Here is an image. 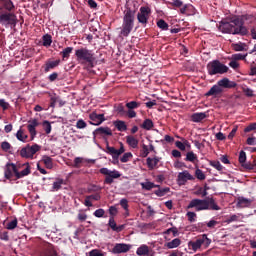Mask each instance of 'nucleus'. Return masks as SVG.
<instances>
[{
  "label": "nucleus",
  "mask_w": 256,
  "mask_h": 256,
  "mask_svg": "<svg viewBox=\"0 0 256 256\" xmlns=\"http://www.w3.org/2000/svg\"><path fill=\"white\" fill-rule=\"evenodd\" d=\"M255 20L253 14L234 16L229 21H221L218 29L221 33L246 37V35H249V29L245 25H251L255 23Z\"/></svg>",
  "instance_id": "nucleus-1"
},
{
  "label": "nucleus",
  "mask_w": 256,
  "mask_h": 256,
  "mask_svg": "<svg viewBox=\"0 0 256 256\" xmlns=\"http://www.w3.org/2000/svg\"><path fill=\"white\" fill-rule=\"evenodd\" d=\"M187 209H195V211H220L221 207L217 205L215 199L208 198V199H192L187 206Z\"/></svg>",
  "instance_id": "nucleus-2"
},
{
  "label": "nucleus",
  "mask_w": 256,
  "mask_h": 256,
  "mask_svg": "<svg viewBox=\"0 0 256 256\" xmlns=\"http://www.w3.org/2000/svg\"><path fill=\"white\" fill-rule=\"evenodd\" d=\"M237 87V82L229 80V78H222L213 85L208 92H206L205 97H220L223 94V89H235Z\"/></svg>",
  "instance_id": "nucleus-3"
},
{
  "label": "nucleus",
  "mask_w": 256,
  "mask_h": 256,
  "mask_svg": "<svg viewBox=\"0 0 256 256\" xmlns=\"http://www.w3.org/2000/svg\"><path fill=\"white\" fill-rule=\"evenodd\" d=\"M23 167H26V169L19 172L17 165L13 163H7L4 170L5 179L11 180L13 179V175H15L16 179H23V177L31 175V165H29V163H25L23 164Z\"/></svg>",
  "instance_id": "nucleus-4"
},
{
  "label": "nucleus",
  "mask_w": 256,
  "mask_h": 256,
  "mask_svg": "<svg viewBox=\"0 0 256 256\" xmlns=\"http://www.w3.org/2000/svg\"><path fill=\"white\" fill-rule=\"evenodd\" d=\"M133 27H135V11L131 8H126L124 10L122 30L120 32L122 37H129V34L133 31Z\"/></svg>",
  "instance_id": "nucleus-5"
},
{
  "label": "nucleus",
  "mask_w": 256,
  "mask_h": 256,
  "mask_svg": "<svg viewBox=\"0 0 256 256\" xmlns=\"http://www.w3.org/2000/svg\"><path fill=\"white\" fill-rule=\"evenodd\" d=\"M76 59L81 65L88 63V67H95V54L87 48H80L75 51Z\"/></svg>",
  "instance_id": "nucleus-6"
},
{
  "label": "nucleus",
  "mask_w": 256,
  "mask_h": 256,
  "mask_svg": "<svg viewBox=\"0 0 256 256\" xmlns=\"http://www.w3.org/2000/svg\"><path fill=\"white\" fill-rule=\"evenodd\" d=\"M208 75H225L229 71V67L219 60L210 61L207 66Z\"/></svg>",
  "instance_id": "nucleus-7"
},
{
  "label": "nucleus",
  "mask_w": 256,
  "mask_h": 256,
  "mask_svg": "<svg viewBox=\"0 0 256 256\" xmlns=\"http://www.w3.org/2000/svg\"><path fill=\"white\" fill-rule=\"evenodd\" d=\"M41 151V146L38 144L26 145L24 148L20 150V156L23 159H33L35 153Z\"/></svg>",
  "instance_id": "nucleus-8"
},
{
  "label": "nucleus",
  "mask_w": 256,
  "mask_h": 256,
  "mask_svg": "<svg viewBox=\"0 0 256 256\" xmlns=\"http://www.w3.org/2000/svg\"><path fill=\"white\" fill-rule=\"evenodd\" d=\"M202 245L205 249L211 245V239L207 237V234L198 237L194 242H189V247H192L193 251H199Z\"/></svg>",
  "instance_id": "nucleus-9"
},
{
  "label": "nucleus",
  "mask_w": 256,
  "mask_h": 256,
  "mask_svg": "<svg viewBox=\"0 0 256 256\" xmlns=\"http://www.w3.org/2000/svg\"><path fill=\"white\" fill-rule=\"evenodd\" d=\"M0 23L4 27H15L17 25V15L11 12H5L0 14Z\"/></svg>",
  "instance_id": "nucleus-10"
},
{
  "label": "nucleus",
  "mask_w": 256,
  "mask_h": 256,
  "mask_svg": "<svg viewBox=\"0 0 256 256\" xmlns=\"http://www.w3.org/2000/svg\"><path fill=\"white\" fill-rule=\"evenodd\" d=\"M150 17H151V8L149 6H141L137 14L138 23H140L145 27V25L149 23Z\"/></svg>",
  "instance_id": "nucleus-11"
},
{
  "label": "nucleus",
  "mask_w": 256,
  "mask_h": 256,
  "mask_svg": "<svg viewBox=\"0 0 256 256\" xmlns=\"http://www.w3.org/2000/svg\"><path fill=\"white\" fill-rule=\"evenodd\" d=\"M100 173L101 175H106L104 179L105 185H112L113 179H119V177H121V173H119V171H111L108 168H101Z\"/></svg>",
  "instance_id": "nucleus-12"
},
{
  "label": "nucleus",
  "mask_w": 256,
  "mask_h": 256,
  "mask_svg": "<svg viewBox=\"0 0 256 256\" xmlns=\"http://www.w3.org/2000/svg\"><path fill=\"white\" fill-rule=\"evenodd\" d=\"M106 153L108 155H111L112 159H114V161H117L119 159V157H121V155H123V153H125V146L122 144V142H120V148L117 150L115 147L113 146H109V144L106 145Z\"/></svg>",
  "instance_id": "nucleus-13"
},
{
  "label": "nucleus",
  "mask_w": 256,
  "mask_h": 256,
  "mask_svg": "<svg viewBox=\"0 0 256 256\" xmlns=\"http://www.w3.org/2000/svg\"><path fill=\"white\" fill-rule=\"evenodd\" d=\"M90 125L99 126L105 121V114H97V112H92L89 114Z\"/></svg>",
  "instance_id": "nucleus-14"
},
{
  "label": "nucleus",
  "mask_w": 256,
  "mask_h": 256,
  "mask_svg": "<svg viewBox=\"0 0 256 256\" xmlns=\"http://www.w3.org/2000/svg\"><path fill=\"white\" fill-rule=\"evenodd\" d=\"M188 181H195V177L189 173V171L184 170L178 174L179 185H185Z\"/></svg>",
  "instance_id": "nucleus-15"
},
{
  "label": "nucleus",
  "mask_w": 256,
  "mask_h": 256,
  "mask_svg": "<svg viewBox=\"0 0 256 256\" xmlns=\"http://www.w3.org/2000/svg\"><path fill=\"white\" fill-rule=\"evenodd\" d=\"M37 127H39V121H37V119H33L28 122L27 129L31 135L32 140H34L35 136L37 135Z\"/></svg>",
  "instance_id": "nucleus-16"
},
{
  "label": "nucleus",
  "mask_w": 256,
  "mask_h": 256,
  "mask_svg": "<svg viewBox=\"0 0 256 256\" xmlns=\"http://www.w3.org/2000/svg\"><path fill=\"white\" fill-rule=\"evenodd\" d=\"M131 249V245L117 243L112 249V253L120 254V253H127Z\"/></svg>",
  "instance_id": "nucleus-17"
},
{
  "label": "nucleus",
  "mask_w": 256,
  "mask_h": 256,
  "mask_svg": "<svg viewBox=\"0 0 256 256\" xmlns=\"http://www.w3.org/2000/svg\"><path fill=\"white\" fill-rule=\"evenodd\" d=\"M153 250L149 249V246L142 244L136 250V255L138 256H153Z\"/></svg>",
  "instance_id": "nucleus-18"
},
{
  "label": "nucleus",
  "mask_w": 256,
  "mask_h": 256,
  "mask_svg": "<svg viewBox=\"0 0 256 256\" xmlns=\"http://www.w3.org/2000/svg\"><path fill=\"white\" fill-rule=\"evenodd\" d=\"M108 227H110V229H112V231H115L116 233H121V231L125 229V225L117 226V222H115V218L113 216H110L109 218Z\"/></svg>",
  "instance_id": "nucleus-19"
},
{
  "label": "nucleus",
  "mask_w": 256,
  "mask_h": 256,
  "mask_svg": "<svg viewBox=\"0 0 256 256\" xmlns=\"http://www.w3.org/2000/svg\"><path fill=\"white\" fill-rule=\"evenodd\" d=\"M97 135H108L111 137L113 135V131L109 127H99L93 132L94 139Z\"/></svg>",
  "instance_id": "nucleus-20"
},
{
  "label": "nucleus",
  "mask_w": 256,
  "mask_h": 256,
  "mask_svg": "<svg viewBox=\"0 0 256 256\" xmlns=\"http://www.w3.org/2000/svg\"><path fill=\"white\" fill-rule=\"evenodd\" d=\"M159 157L155 156L154 158L148 157L146 159V165L149 169V171H153V169H156L159 165Z\"/></svg>",
  "instance_id": "nucleus-21"
},
{
  "label": "nucleus",
  "mask_w": 256,
  "mask_h": 256,
  "mask_svg": "<svg viewBox=\"0 0 256 256\" xmlns=\"http://www.w3.org/2000/svg\"><path fill=\"white\" fill-rule=\"evenodd\" d=\"M59 63H61L60 60H56V61L48 60L45 62V64L42 66V68H44V71L46 73H49V71L55 69V67H59Z\"/></svg>",
  "instance_id": "nucleus-22"
},
{
  "label": "nucleus",
  "mask_w": 256,
  "mask_h": 256,
  "mask_svg": "<svg viewBox=\"0 0 256 256\" xmlns=\"http://www.w3.org/2000/svg\"><path fill=\"white\" fill-rule=\"evenodd\" d=\"M207 117V112H196L191 115V121H193V123H201V121L207 119Z\"/></svg>",
  "instance_id": "nucleus-23"
},
{
  "label": "nucleus",
  "mask_w": 256,
  "mask_h": 256,
  "mask_svg": "<svg viewBox=\"0 0 256 256\" xmlns=\"http://www.w3.org/2000/svg\"><path fill=\"white\" fill-rule=\"evenodd\" d=\"M126 143L129 145V147H132V149H137L139 147V140H137L135 136H126Z\"/></svg>",
  "instance_id": "nucleus-24"
},
{
  "label": "nucleus",
  "mask_w": 256,
  "mask_h": 256,
  "mask_svg": "<svg viewBox=\"0 0 256 256\" xmlns=\"http://www.w3.org/2000/svg\"><path fill=\"white\" fill-rule=\"evenodd\" d=\"M16 139H18V141H22V143H25L27 142V139H29V136L25 134V130L20 128L16 133Z\"/></svg>",
  "instance_id": "nucleus-25"
},
{
  "label": "nucleus",
  "mask_w": 256,
  "mask_h": 256,
  "mask_svg": "<svg viewBox=\"0 0 256 256\" xmlns=\"http://www.w3.org/2000/svg\"><path fill=\"white\" fill-rule=\"evenodd\" d=\"M2 7L6 9V11L11 12L15 9V5L13 4V1L11 0H1Z\"/></svg>",
  "instance_id": "nucleus-26"
},
{
  "label": "nucleus",
  "mask_w": 256,
  "mask_h": 256,
  "mask_svg": "<svg viewBox=\"0 0 256 256\" xmlns=\"http://www.w3.org/2000/svg\"><path fill=\"white\" fill-rule=\"evenodd\" d=\"M114 127H116L117 131H127V124L123 120L114 121Z\"/></svg>",
  "instance_id": "nucleus-27"
},
{
  "label": "nucleus",
  "mask_w": 256,
  "mask_h": 256,
  "mask_svg": "<svg viewBox=\"0 0 256 256\" xmlns=\"http://www.w3.org/2000/svg\"><path fill=\"white\" fill-rule=\"evenodd\" d=\"M179 245H181V239L175 238L172 241L166 243L165 247H167V249H176V247H179Z\"/></svg>",
  "instance_id": "nucleus-28"
},
{
  "label": "nucleus",
  "mask_w": 256,
  "mask_h": 256,
  "mask_svg": "<svg viewBox=\"0 0 256 256\" xmlns=\"http://www.w3.org/2000/svg\"><path fill=\"white\" fill-rule=\"evenodd\" d=\"M71 53H73V47H67L61 51L60 55H62V61H67V59L71 57Z\"/></svg>",
  "instance_id": "nucleus-29"
},
{
  "label": "nucleus",
  "mask_w": 256,
  "mask_h": 256,
  "mask_svg": "<svg viewBox=\"0 0 256 256\" xmlns=\"http://www.w3.org/2000/svg\"><path fill=\"white\" fill-rule=\"evenodd\" d=\"M233 51H247L245 47H247V44L243 42L233 43L231 45Z\"/></svg>",
  "instance_id": "nucleus-30"
},
{
  "label": "nucleus",
  "mask_w": 256,
  "mask_h": 256,
  "mask_svg": "<svg viewBox=\"0 0 256 256\" xmlns=\"http://www.w3.org/2000/svg\"><path fill=\"white\" fill-rule=\"evenodd\" d=\"M42 161H43L46 169H53V158H51L47 155H44L42 157Z\"/></svg>",
  "instance_id": "nucleus-31"
},
{
  "label": "nucleus",
  "mask_w": 256,
  "mask_h": 256,
  "mask_svg": "<svg viewBox=\"0 0 256 256\" xmlns=\"http://www.w3.org/2000/svg\"><path fill=\"white\" fill-rule=\"evenodd\" d=\"M42 45L43 47H51V43H53V37L49 34H45L42 36Z\"/></svg>",
  "instance_id": "nucleus-32"
},
{
  "label": "nucleus",
  "mask_w": 256,
  "mask_h": 256,
  "mask_svg": "<svg viewBox=\"0 0 256 256\" xmlns=\"http://www.w3.org/2000/svg\"><path fill=\"white\" fill-rule=\"evenodd\" d=\"M142 129H145L146 131H151L153 129V120L151 119H145L144 122L141 125Z\"/></svg>",
  "instance_id": "nucleus-33"
},
{
  "label": "nucleus",
  "mask_w": 256,
  "mask_h": 256,
  "mask_svg": "<svg viewBox=\"0 0 256 256\" xmlns=\"http://www.w3.org/2000/svg\"><path fill=\"white\" fill-rule=\"evenodd\" d=\"M238 161H239L241 167H243V168H244V165H247V162H246L247 161V153H245V151H243V150L240 151Z\"/></svg>",
  "instance_id": "nucleus-34"
},
{
  "label": "nucleus",
  "mask_w": 256,
  "mask_h": 256,
  "mask_svg": "<svg viewBox=\"0 0 256 256\" xmlns=\"http://www.w3.org/2000/svg\"><path fill=\"white\" fill-rule=\"evenodd\" d=\"M170 191L171 189L169 187H165V188H159L154 193L155 195H157V197H165V195H167V193H169Z\"/></svg>",
  "instance_id": "nucleus-35"
},
{
  "label": "nucleus",
  "mask_w": 256,
  "mask_h": 256,
  "mask_svg": "<svg viewBox=\"0 0 256 256\" xmlns=\"http://www.w3.org/2000/svg\"><path fill=\"white\" fill-rule=\"evenodd\" d=\"M185 161H189L190 163H195V161H198L197 154H194L193 151L187 152Z\"/></svg>",
  "instance_id": "nucleus-36"
},
{
  "label": "nucleus",
  "mask_w": 256,
  "mask_h": 256,
  "mask_svg": "<svg viewBox=\"0 0 256 256\" xmlns=\"http://www.w3.org/2000/svg\"><path fill=\"white\" fill-rule=\"evenodd\" d=\"M238 205L239 207H249V205H251V200L240 197L238 198Z\"/></svg>",
  "instance_id": "nucleus-37"
},
{
  "label": "nucleus",
  "mask_w": 256,
  "mask_h": 256,
  "mask_svg": "<svg viewBox=\"0 0 256 256\" xmlns=\"http://www.w3.org/2000/svg\"><path fill=\"white\" fill-rule=\"evenodd\" d=\"M157 27H159V29H162V31L169 30V24H167V22H165V20L163 19L157 21Z\"/></svg>",
  "instance_id": "nucleus-38"
},
{
  "label": "nucleus",
  "mask_w": 256,
  "mask_h": 256,
  "mask_svg": "<svg viewBox=\"0 0 256 256\" xmlns=\"http://www.w3.org/2000/svg\"><path fill=\"white\" fill-rule=\"evenodd\" d=\"M126 107L127 109H139V107H141V103L137 102V101H130L126 103Z\"/></svg>",
  "instance_id": "nucleus-39"
},
{
  "label": "nucleus",
  "mask_w": 256,
  "mask_h": 256,
  "mask_svg": "<svg viewBox=\"0 0 256 256\" xmlns=\"http://www.w3.org/2000/svg\"><path fill=\"white\" fill-rule=\"evenodd\" d=\"M231 59L233 61H245V59H247V53L246 54H241V53L233 54Z\"/></svg>",
  "instance_id": "nucleus-40"
},
{
  "label": "nucleus",
  "mask_w": 256,
  "mask_h": 256,
  "mask_svg": "<svg viewBox=\"0 0 256 256\" xmlns=\"http://www.w3.org/2000/svg\"><path fill=\"white\" fill-rule=\"evenodd\" d=\"M141 187H142V189H145L146 191H151V189H155V183H153V182H142Z\"/></svg>",
  "instance_id": "nucleus-41"
},
{
  "label": "nucleus",
  "mask_w": 256,
  "mask_h": 256,
  "mask_svg": "<svg viewBox=\"0 0 256 256\" xmlns=\"http://www.w3.org/2000/svg\"><path fill=\"white\" fill-rule=\"evenodd\" d=\"M255 164H256V157L253 158L252 162H247L244 164V169H247L248 171H253L255 169Z\"/></svg>",
  "instance_id": "nucleus-42"
},
{
  "label": "nucleus",
  "mask_w": 256,
  "mask_h": 256,
  "mask_svg": "<svg viewBox=\"0 0 256 256\" xmlns=\"http://www.w3.org/2000/svg\"><path fill=\"white\" fill-rule=\"evenodd\" d=\"M17 223V218L13 219L12 221L7 223L6 229H8L9 231H13V229L17 228Z\"/></svg>",
  "instance_id": "nucleus-43"
},
{
  "label": "nucleus",
  "mask_w": 256,
  "mask_h": 256,
  "mask_svg": "<svg viewBox=\"0 0 256 256\" xmlns=\"http://www.w3.org/2000/svg\"><path fill=\"white\" fill-rule=\"evenodd\" d=\"M195 177L199 179V181H205L206 176L205 173H203V170L197 168L195 171Z\"/></svg>",
  "instance_id": "nucleus-44"
},
{
  "label": "nucleus",
  "mask_w": 256,
  "mask_h": 256,
  "mask_svg": "<svg viewBox=\"0 0 256 256\" xmlns=\"http://www.w3.org/2000/svg\"><path fill=\"white\" fill-rule=\"evenodd\" d=\"M42 126H43V129L46 133V135H49V133H51V122L45 120L43 123H42Z\"/></svg>",
  "instance_id": "nucleus-45"
},
{
  "label": "nucleus",
  "mask_w": 256,
  "mask_h": 256,
  "mask_svg": "<svg viewBox=\"0 0 256 256\" xmlns=\"http://www.w3.org/2000/svg\"><path fill=\"white\" fill-rule=\"evenodd\" d=\"M186 217H188L190 223H195L197 221V213L195 212H187Z\"/></svg>",
  "instance_id": "nucleus-46"
},
{
  "label": "nucleus",
  "mask_w": 256,
  "mask_h": 256,
  "mask_svg": "<svg viewBox=\"0 0 256 256\" xmlns=\"http://www.w3.org/2000/svg\"><path fill=\"white\" fill-rule=\"evenodd\" d=\"M64 180L58 179L56 182L53 183L52 191H59L61 189V185H63Z\"/></svg>",
  "instance_id": "nucleus-47"
},
{
  "label": "nucleus",
  "mask_w": 256,
  "mask_h": 256,
  "mask_svg": "<svg viewBox=\"0 0 256 256\" xmlns=\"http://www.w3.org/2000/svg\"><path fill=\"white\" fill-rule=\"evenodd\" d=\"M211 167H214L217 171H222L223 170V165H221V162L219 161H210Z\"/></svg>",
  "instance_id": "nucleus-48"
},
{
  "label": "nucleus",
  "mask_w": 256,
  "mask_h": 256,
  "mask_svg": "<svg viewBox=\"0 0 256 256\" xmlns=\"http://www.w3.org/2000/svg\"><path fill=\"white\" fill-rule=\"evenodd\" d=\"M133 157V154L131 152H126L123 154V156L120 158L121 163H127L129 159Z\"/></svg>",
  "instance_id": "nucleus-49"
},
{
  "label": "nucleus",
  "mask_w": 256,
  "mask_h": 256,
  "mask_svg": "<svg viewBox=\"0 0 256 256\" xmlns=\"http://www.w3.org/2000/svg\"><path fill=\"white\" fill-rule=\"evenodd\" d=\"M171 233H173V237H177V234L179 233V230H177L176 227H172V228L167 229L164 232V235H170Z\"/></svg>",
  "instance_id": "nucleus-50"
},
{
  "label": "nucleus",
  "mask_w": 256,
  "mask_h": 256,
  "mask_svg": "<svg viewBox=\"0 0 256 256\" xmlns=\"http://www.w3.org/2000/svg\"><path fill=\"white\" fill-rule=\"evenodd\" d=\"M116 111L118 114H120L121 117H124V115H126L127 113V111H125V106H123V104H119L116 108Z\"/></svg>",
  "instance_id": "nucleus-51"
},
{
  "label": "nucleus",
  "mask_w": 256,
  "mask_h": 256,
  "mask_svg": "<svg viewBox=\"0 0 256 256\" xmlns=\"http://www.w3.org/2000/svg\"><path fill=\"white\" fill-rule=\"evenodd\" d=\"M89 256H105V253L99 249H93L89 252Z\"/></svg>",
  "instance_id": "nucleus-52"
},
{
  "label": "nucleus",
  "mask_w": 256,
  "mask_h": 256,
  "mask_svg": "<svg viewBox=\"0 0 256 256\" xmlns=\"http://www.w3.org/2000/svg\"><path fill=\"white\" fill-rule=\"evenodd\" d=\"M251 131H256V122L250 123V124L244 129V133H251Z\"/></svg>",
  "instance_id": "nucleus-53"
},
{
  "label": "nucleus",
  "mask_w": 256,
  "mask_h": 256,
  "mask_svg": "<svg viewBox=\"0 0 256 256\" xmlns=\"http://www.w3.org/2000/svg\"><path fill=\"white\" fill-rule=\"evenodd\" d=\"M93 215H94V217H98V218L104 217L105 216V210L103 208H99V209L94 211Z\"/></svg>",
  "instance_id": "nucleus-54"
},
{
  "label": "nucleus",
  "mask_w": 256,
  "mask_h": 256,
  "mask_svg": "<svg viewBox=\"0 0 256 256\" xmlns=\"http://www.w3.org/2000/svg\"><path fill=\"white\" fill-rule=\"evenodd\" d=\"M0 107L1 109H3V111H7V109H9L11 105L9 104V102L5 101V99H0Z\"/></svg>",
  "instance_id": "nucleus-55"
},
{
  "label": "nucleus",
  "mask_w": 256,
  "mask_h": 256,
  "mask_svg": "<svg viewBox=\"0 0 256 256\" xmlns=\"http://www.w3.org/2000/svg\"><path fill=\"white\" fill-rule=\"evenodd\" d=\"M128 119H135V117H137V112H135V110L133 109H128V111H126V114Z\"/></svg>",
  "instance_id": "nucleus-56"
},
{
  "label": "nucleus",
  "mask_w": 256,
  "mask_h": 256,
  "mask_svg": "<svg viewBox=\"0 0 256 256\" xmlns=\"http://www.w3.org/2000/svg\"><path fill=\"white\" fill-rule=\"evenodd\" d=\"M242 91L246 97H255V94H253V90L251 88H242Z\"/></svg>",
  "instance_id": "nucleus-57"
},
{
  "label": "nucleus",
  "mask_w": 256,
  "mask_h": 256,
  "mask_svg": "<svg viewBox=\"0 0 256 256\" xmlns=\"http://www.w3.org/2000/svg\"><path fill=\"white\" fill-rule=\"evenodd\" d=\"M1 149L7 153L9 149H11V144L7 141H4L1 143Z\"/></svg>",
  "instance_id": "nucleus-58"
},
{
  "label": "nucleus",
  "mask_w": 256,
  "mask_h": 256,
  "mask_svg": "<svg viewBox=\"0 0 256 256\" xmlns=\"http://www.w3.org/2000/svg\"><path fill=\"white\" fill-rule=\"evenodd\" d=\"M76 127L77 129H85V127H87V123L83 119H80L77 121Z\"/></svg>",
  "instance_id": "nucleus-59"
},
{
  "label": "nucleus",
  "mask_w": 256,
  "mask_h": 256,
  "mask_svg": "<svg viewBox=\"0 0 256 256\" xmlns=\"http://www.w3.org/2000/svg\"><path fill=\"white\" fill-rule=\"evenodd\" d=\"M149 155V147L145 144L142 145L141 157H147Z\"/></svg>",
  "instance_id": "nucleus-60"
},
{
  "label": "nucleus",
  "mask_w": 256,
  "mask_h": 256,
  "mask_svg": "<svg viewBox=\"0 0 256 256\" xmlns=\"http://www.w3.org/2000/svg\"><path fill=\"white\" fill-rule=\"evenodd\" d=\"M120 205L122 208H124L125 211H127V209H129V201L125 198L120 200Z\"/></svg>",
  "instance_id": "nucleus-61"
},
{
  "label": "nucleus",
  "mask_w": 256,
  "mask_h": 256,
  "mask_svg": "<svg viewBox=\"0 0 256 256\" xmlns=\"http://www.w3.org/2000/svg\"><path fill=\"white\" fill-rule=\"evenodd\" d=\"M246 143L248 145H256V137L255 136L248 137L246 140Z\"/></svg>",
  "instance_id": "nucleus-62"
},
{
  "label": "nucleus",
  "mask_w": 256,
  "mask_h": 256,
  "mask_svg": "<svg viewBox=\"0 0 256 256\" xmlns=\"http://www.w3.org/2000/svg\"><path fill=\"white\" fill-rule=\"evenodd\" d=\"M40 256H55L54 250H48L40 253Z\"/></svg>",
  "instance_id": "nucleus-63"
},
{
  "label": "nucleus",
  "mask_w": 256,
  "mask_h": 256,
  "mask_svg": "<svg viewBox=\"0 0 256 256\" xmlns=\"http://www.w3.org/2000/svg\"><path fill=\"white\" fill-rule=\"evenodd\" d=\"M249 75H251V76L256 75V64H255V63H253V64L250 66Z\"/></svg>",
  "instance_id": "nucleus-64"
}]
</instances>
